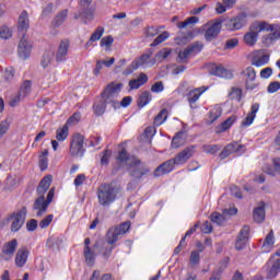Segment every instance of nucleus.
Masks as SVG:
<instances>
[{"instance_id": "obj_6", "label": "nucleus", "mask_w": 280, "mask_h": 280, "mask_svg": "<svg viewBox=\"0 0 280 280\" xmlns=\"http://www.w3.org/2000/svg\"><path fill=\"white\" fill-rule=\"evenodd\" d=\"M56 194V188H50L45 199V196H38L33 203V211H36V217L42 218L44 213H47V209H49V205H51L54 200V196Z\"/></svg>"}, {"instance_id": "obj_4", "label": "nucleus", "mask_w": 280, "mask_h": 280, "mask_svg": "<svg viewBox=\"0 0 280 280\" xmlns=\"http://www.w3.org/2000/svg\"><path fill=\"white\" fill-rule=\"evenodd\" d=\"M27 218V207L23 206L20 210H16L7 215V222L11 223V233H19L25 224Z\"/></svg>"}, {"instance_id": "obj_21", "label": "nucleus", "mask_w": 280, "mask_h": 280, "mask_svg": "<svg viewBox=\"0 0 280 280\" xmlns=\"http://www.w3.org/2000/svg\"><path fill=\"white\" fill-rule=\"evenodd\" d=\"M52 178L54 177H51V175H47L39 182V185L36 190L38 196L43 197L45 196V194H47L49 187H51Z\"/></svg>"}, {"instance_id": "obj_28", "label": "nucleus", "mask_w": 280, "mask_h": 280, "mask_svg": "<svg viewBox=\"0 0 280 280\" xmlns=\"http://www.w3.org/2000/svg\"><path fill=\"white\" fill-rule=\"evenodd\" d=\"M270 24H268L267 22H254L249 26V32H253L254 34H257V36H259L260 32H268Z\"/></svg>"}, {"instance_id": "obj_53", "label": "nucleus", "mask_w": 280, "mask_h": 280, "mask_svg": "<svg viewBox=\"0 0 280 280\" xmlns=\"http://www.w3.org/2000/svg\"><path fill=\"white\" fill-rule=\"evenodd\" d=\"M120 235H126L130 231V222L121 223L120 225L114 228Z\"/></svg>"}, {"instance_id": "obj_50", "label": "nucleus", "mask_w": 280, "mask_h": 280, "mask_svg": "<svg viewBox=\"0 0 280 280\" xmlns=\"http://www.w3.org/2000/svg\"><path fill=\"white\" fill-rule=\"evenodd\" d=\"M170 38V33L164 32L160 34L151 44V47H158V45H161V43H164V40H167Z\"/></svg>"}, {"instance_id": "obj_42", "label": "nucleus", "mask_w": 280, "mask_h": 280, "mask_svg": "<svg viewBox=\"0 0 280 280\" xmlns=\"http://www.w3.org/2000/svg\"><path fill=\"white\" fill-rule=\"evenodd\" d=\"M19 93L20 95H22V97H27V95L32 93V81L30 80L24 81L20 88Z\"/></svg>"}, {"instance_id": "obj_56", "label": "nucleus", "mask_w": 280, "mask_h": 280, "mask_svg": "<svg viewBox=\"0 0 280 280\" xmlns=\"http://www.w3.org/2000/svg\"><path fill=\"white\" fill-rule=\"evenodd\" d=\"M54 222V214H48L39 222V229H47Z\"/></svg>"}, {"instance_id": "obj_40", "label": "nucleus", "mask_w": 280, "mask_h": 280, "mask_svg": "<svg viewBox=\"0 0 280 280\" xmlns=\"http://www.w3.org/2000/svg\"><path fill=\"white\" fill-rule=\"evenodd\" d=\"M69 137V126L66 124L62 128L57 129L56 139L57 141H65Z\"/></svg>"}, {"instance_id": "obj_11", "label": "nucleus", "mask_w": 280, "mask_h": 280, "mask_svg": "<svg viewBox=\"0 0 280 280\" xmlns=\"http://www.w3.org/2000/svg\"><path fill=\"white\" fill-rule=\"evenodd\" d=\"M196 154V145L191 144L179 152L174 159H172L175 165H185L189 159Z\"/></svg>"}, {"instance_id": "obj_51", "label": "nucleus", "mask_w": 280, "mask_h": 280, "mask_svg": "<svg viewBox=\"0 0 280 280\" xmlns=\"http://www.w3.org/2000/svg\"><path fill=\"white\" fill-rule=\"evenodd\" d=\"M0 38H2V40H8L9 38H12V31H10V27L5 25L0 27Z\"/></svg>"}, {"instance_id": "obj_30", "label": "nucleus", "mask_w": 280, "mask_h": 280, "mask_svg": "<svg viewBox=\"0 0 280 280\" xmlns=\"http://www.w3.org/2000/svg\"><path fill=\"white\" fill-rule=\"evenodd\" d=\"M234 121H237V116H235V115L230 116L226 120L221 122V125L219 127H217L218 135H220L222 132H226V130H229V128H231V126H233Z\"/></svg>"}, {"instance_id": "obj_9", "label": "nucleus", "mask_w": 280, "mask_h": 280, "mask_svg": "<svg viewBox=\"0 0 280 280\" xmlns=\"http://www.w3.org/2000/svg\"><path fill=\"white\" fill-rule=\"evenodd\" d=\"M102 254V243L95 242L92 247H84L83 255L85 257V264L90 267L95 266V257Z\"/></svg>"}, {"instance_id": "obj_41", "label": "nucleus", "mask_w": 280, "mask_h": 280, "mask_svg": "<svg viewBox=\"0 0 280 280\" xmlns=\"http://www.w3.org/2000/svg\"><path fill=\"white\" fill-rule=\"evenodd\" d=\"M49 156V151L44 150L43 153L39 155V167L42 172H45L47 167L49 166V160L47 159Z\"/></svg>"}, {"instance_id": "obj_3", "label": "nucleus", "mask_w": 280, "mask_h": 280, "mask_svg": "<svg viewBox=\"0 0 280 280\" xmlns=\"http://www.w3.org/2000/svg\"><path fill=\"white\" fill-rule=\"evenodd\" d=\"M127 167L129 172V176L136 178V180H141L143 176H148L150 174V167L145 162H142L137 156H131L129 162H127Z\"/></svg>"}, {"instance_id": "obj_22", "label": "nucleus", "mask_w": 280, "mask_h": 280, "mask_svg": "<svg viewBox=\"0 0 280 280\" xmlns=\"http://www.w3.org/2000/svg\"><path fill=\"white\" fill-rule=\"evenodd\" d=\"M144 84H148V74L143 72H141L137 79L129 81V88L131 91H137V89H141Z\"/></svg>"}, {"instance_id": "obj_19", "label": "nucleus", "mask_w": 280, "mask_h": 280, "mask_svg": "<svg viewBox=\"0 0 280 280\" xmlns=\"http://www.w3.org/2000/svg\"><path fill=\"white\" fill-rule=\"evenodd\" d=\"M210 74L215 75L217 78H224L225 80H231L233 78V71L222 66H217L212 68Z\"/></svg>"}, {"instance_id": "obj_2", "label": "nucleus", "mask_w": 280, "mask_h": 280, "mask_svg": "<svg viewBox=\"0 0 280 280\" xmlns=\"http://www.w3.org/2000/svg\"><path fill=\"white\" fill-rule=\"evenodd\" d=\"M120 191L121 188L115 184H101L96 191L98 205L102 207H110V205L117 200V196H119Z\"/></svg>"}, {"instance_id": "obj_32", "label": "nucleus", "mask_w": 280, "mask_h": 280, "mask_svg": "<svg viewBox=\"0 0 280 280\" xmlns=\"http://www.w3.org/2000/svg\"><path fill=\"white\" fill-rule=\"evenodd\" d=\"M120 235L121 234L115 228H110L107 231V236H106L107 244H109V246L115 245L116 242L119 240Z\"/></svg>"}, {"instance_id": "obj_18", "label": "nucleus", "mask_w": 280, "mask_h": 280, "mask_svg": "<svg viewBox=\"0 0 280 280\" xmlns=\"http://www.w3.org/2000/svg\"><path fill=\"white\" fill-rule=\"evenodd\" d=\"M174 165H176V163L174 162L173 159L162 163L160 166L155 168L153 176L155 178H159L161 176H165V174H170V172L174 170Z\"/></svg>"}, {"instance_id": "obj_1", "label": "nucleus", "mask_w": 280, "mask_h": 280, "mask_svg": "<svg viewBox=\"0 0 280 280\" xmlns=\"http://www.w3.org/2000/svg\"><path fill=\"white\" fill-rule=\"evenodd\" d=\"M222 25H224L225 30H229V32H237V30H242V27L246 25V14L242 13L233 19L219 18L206 23L202 26V31L207 43H211L220 36Z\"/></svg>"}, {"instance_id": "obj_59", "label": "nucleus", "mask_w": 280, "mask_h": 280, "mask_svg": "<svg viewBox=\"0 0 280 280\" xmlns=\"http://www.w3.org/2000/svg\"><path fill=\"white\" fill-rule=\"evenodd\" d=\"M38 229V220L31 219L26 222V231L34 232Z\"/></svg>"}, {"instance_id": "obj_36", "label": "nucleus", "mask_w": 280, "mask_h": 280, "mask_svg": "<svg viewBox=\"0 0 280 280\" xmlns=\"http://www.w3.org/2000/svg\"><path fill=\"white\" fill-rule=\"evenodd\" d=\"M47 244L49 248H51V250H60V248L62 247V237L51 236L50 238H48Z\"/></svg>"}, {"instance_id": "obj_61", "label": "nucleus", "mask_w": 280, "mask_h": 280, "mask_svg": "<svg viewBox=\"0 0 280 280\" xmlns=\"http://www.w3.org/2000/svg\"><path fill=\"white\" fill-rule=\"evenodd\" d=\"M156 34H159V28H156L154 26L148 27L144 32V35L147 38H154V36H156Z\"/></svg>"}, {"instance_id": "obj_20", "label": "nucleus", "mask_w": 280, "mask_h": 280, "mask_svg": "<svg viewBox=\"0 0 280 280\" xmlns=\"http://www.w3.org/2000/svg\"><path fill=\"white\" fill-rule=\"evenodd\" d=\"M28 256H30V250L27 249V247H23L19 249L15 256V266H18V268H23V266L27 264Z\"/></svg>"}, {"instance_id": "obj_27", "label": "nucleus", "mask_w": 280, "mask_h": 280, "mask_svg": "<svg viewBox=\"0 0 280 280\" xmlns=\"http://www.w3.org/2000/svg\"><path fill=\"white\" fill-rule=\"evenodd\" d=\"M205 93V90L198 88L192 91H190L187 95L188 104H190V108H196L194 104L197 103L198 100H200V95Z\"/></svg>"}, {"instance_id": "obj_24", "label": "nucleus", "mask_w": 280, "mask_h": 280, "mask_svg": "<svg viewBox=\"0 0 280 280\" xmlns=\"http://www.w3.org/2000/svg\"><path fill=\"white\" fill-rule=\"evenodd\" d=\"M259 110V103H254L252 105L250 112L247 114L245 119L242 121V126H250L253 121H255V117H257V112Z\"/></svg>"}, {"instance_id": "obj_7", "label": "nucleus", "mask_w": 280, "mask_h": 280, "mask_svg": "<svg viewBox=\"0 0 280 280\" xmlns=\"http://www.w3.org/2000/svg\"><path fill=\"white\" fill-rule=\"evenodd\" d=\"M86 149L84 148V136L74 133L70 140L69 154L74 159H82Z\"/></svg>"}, {"instance_id": "obj_15", "label": "nucleus", "mask_w": 280, "mask_h": 280, "mask_svg": "<svg viewBox=\"0 0 280 280\" xmlns=\"http://www.w3.org/2000/svg\"><path fill=\"white\" fill-rule=\"evenodd\" d=\"M249 235H250V226L244 225L236 237V243H235L236 250H244L246 243L248 242Z\"/></svg>"}, {"instance_id": "obj_23", "label": "nucleus", "mask_w": 280, "mask_h": 280, "mask_svg": "<svg viewBox=\"0 0 280 280\" xmlns=\"http://www.w3.org/2000/svg\"><path fill=\"white\" fill-rule=\"evenodd\" d=\"M253 218L257 224H261L266 220V205L264 202H260L258 207L254 208Z\"/></svg>"}, {"instance_id": "obj_54", "label": "nucleus", "mask_w": 280, "mask_h": 280, "mask_svg": "<svg viewBox=\"0 0 280 280\" xmlns=\"http://www.w3.org/2000/svg\"><path fill=\"white\" fill-rule=\"evenodd\" d=\"M138 69L139 65L136 61H132L131 65L124 70L122 74L132 75V73H135V71H137Z\"/></svg>"}, {"instance_id": "obj_39", "label": "nucleus", "mask_w": 280, "mask_h": 280, "mask_svg": "<svg viewBox=\"0 0 280 280\" xmlns=\"http://www.w3.org/2000/svg\"><path fill=\"white\" fill-rule=\"evenodd\" d=\"M202 152L206 154H215L222 150V144H203L201 147Z\"/></svg>"}, {"instance_id": "obj_31", "label": "nucleus", "mask_w": 280, "mask_h": 280, "mask_svg": "<svg viewBox=\"0 0 280 280\" xmlns=\"http://www.w3.org/2000/svg\"><path fill=\"white\" fill-rule=\"evenodd\" d=\"M16 246H19L16 238L5 243L2 247L3 255L12 256L14 253H16Z\"/></svg>"}, {"instance_id": "obj_17", "label": "nucleus", "mask_w": 280, "mask_h": 280, "mask_svg": "<svg viewBox=\"0 0 280 280\" xmlns=\"http://www.w3.org/2000/svg\"><path fill=\"white\" fill-rule=\"evenodd\" d=\"M30 30V15L27 11H22L18 19V32L19 36H25Z\"/></svg>"}, {"instance_id": "obj_45", "label": "nucleus", "mask_w": 280, "mask_h": 280, "mask_svg": "<svg viewBox=\"0 0 280 280\" xmlns=\"http://www.w3.org/2000/svg\"><path fill=\"white\" fill-rule=\"evenodd\" d=\"M188 52L191 55L200 54L202 51V43L200 42H195L190 44L187 48Z\"/></svg>"}, {"instance_id": "obj_64", "label": "nucleus", "mask_w": 280, "mask_h": 280, "mask_svg": "<svg viewBox=\"0 0 280 280\" xmlns=\"http://www.w3.org/2000/svg\"><path fill=\"white\" fill-rule=\"evenodd\" d=\"M110 159V151L106 150L103 153V156L101 159V164L103 165H108Z\"/></svg>"}, {"instance_id": "obj_10", "label": "nucleus", "mask_w": 280, "mask_h": 280, "mask_svg": "<svg viewBox=\"0 0 280 280\" xmlns=\"http://www.w3.org/2000/svg\"><path fill=\"white\" fill-rule=\"evenodd\" d=\"M244 152H246V147L234 141L224 147L219 154V159L224 161V159H229L231 154H244Z\"/></svg>"}, {"instance_id": "obj_44", "label": "nucleus", "mask_w": 280, "mask_h": 280, "mask_svg": "<svg viewBox=\"0 0 280 280\" xmlns=\"http://www.w3.org/2000/svg\"><path fill=\"white\" fill-rule=\"evenodd\" d=\"M167 119V109H162L154 119V126H161Z\"/></svg>"}, {"instance_id": "obj_49", "label": "nucleus", "mask_w": 280, "mask_h": 280, "mask_svg": "<svg viewBox=\"0 0 280 280\" xmlns=\"http://www.w3.org/2000/svg\"><path fill=\"white\" fill-rule=\"evenodd\" d=\"M189 56H191V55L187 48L184 49L183 51H179L178 57H177V62H180V63L189 62Z\"/></svg>"}, {"instance_id": "obj_58", "label": "nucleus", "mask_w": 280, "mask_h": 280, "mask_svg": "<svg viewBox=\"0 0 280 280\" xmlns=\"http://www.w3.org/2000/svg\"><path fill=\"white\" fill-rule=\"evenodd\" d=\"M190 264L191 266H198V264H200V253L198 250L190 253Z\"/></svg>"}, {"instance_id": "obj_57", "label": "nucleus", "mask_w": 280, "mask_h": 280, "mask_svg": "<svg viewBox=\"0 0 280 280\" xmlns=\"http://www.w3.org/2000/svg\"><path fill=\"white\" fill-rule=\"evenodd\" d=\"M113 43H115V38L113 35L105 36L101 39V47H112Z\"/></svg>"}, {"instance_id": "obj_62", "label": "nucleus", "mask_w": 280, "mask_h": 280, "mask_svg": "<svg viewBox=\"0 0 280 280\" xmlns=\"http://www.w3.org/2000/svg\"><path fill=\"white\" fill-rule=\"evenodd\" d=\"M280 90V82L279 81H273L269 83L267 88V93H277V91Z\"/></svg>"}, {"instance_id": "obj_46", "label": "nucleus", "mask_w": 280, "mask_h": 280, "mask_svg": "<svg viewBox=\"0 0 280 280\" xmlns=\"http://www.w3.org/2000/svg\"><path fill=\"white\" fill-rule=\"evenodd\" d=\"M130 159H132V156H130L128 154V151H126L125 148H121L120 151H118V156H117V161H120L121 163H130Z\"/></svg>"}, {"instance_id": "obj_5", "label": "nucleus", "mask_w": 280, "mask_h": 280, "mask_svg": "<svg viewBox=\"0 0 280 280\" xmlns=\"http://www.w3.org/2000/svg\"><path fill=\"white\" fill-rule=\"evenodd\" d=\"M121 89H124V84L112 82L102 92L101 97L106 100V102H108L113 108H117L119 106V101H117V97L119 96V93H121Z\"/></svg>"}, {"instance_id": "obj_14", "label": "nucleus", "mask_w": 280, "mask_h": 280, "mask_svg": "<svg viewBox=\"0 0 280 280\" xmlns=\"http://www.w3.org/2000/svg\"><path fill=\"white\" fill-rule=\"evenodd\" d=\"M71 47V42L69 39H62L58 46L56 52V62H67V57L69 56V48Z\"/></svg>"}, {"instance_id": "obj_26", "label": "nucleus", "mask_w": 280, "mask_h": 280, "mask_svg": "<svg viewBox=\"0 0 280 280\" xmlns=\"http://www.w3.org/2000/svg\"><path fill=\"white\" fill-rule=\"evenodd\" d=\"M107 104H110V103H108V101H106V98L101 96L100 101L95 102L93 105L94 114L97 115V117L104 115V113H106Z\"/></svg>"}, {"instance_id": "obj_52", "label": "nucleus", "mask_w": 280, "mask_h": 280, "mask_svg": "<svg viewBox=\"0 0 280 280\" xmlns=\"http://www.w3.org/2000/svg\"><path fill=\"white\" fill-rule=\"evenodd\" d=\"M102 36H104V27L103 26H98L96 27V30L94 31V33L91 35V40H93L94 43L100 40V38H102Z\"/></svg>"}, {"instance_id": "obj_48", "label": "nucleus", "mask_w": 280, "mask_h": 280, "mask_svg": "<svg viewBox=\"0 0 280 280\" xmlns=\"http://www.w3.org/2000/svg\"><path fill=\"white\" fill-rule=\"evenodd\" d=\"M210 220H211V222H213V224H218V226H222V224H224V215H222L218 212H213L210 215Z\"/></svg>"}, {"instance_id": "obj_12", "label": "nucleus", "mask_w": 280, "mask_h": 280, "mask_svg": "<svg viewBox=\"0 0 280 280\" xmlns=\"http://www.w3.org/2000/svg\"><path fill=\"white\" fill-rule=\"evenodd\" d=\"M94 16H95V10L91 8V4L80 3L78 14L74 15V19L75 20L81 19V21L86 23V21H93Z\"/></svg>"}, {"instance_id": "obj_33", "label": "nucleus", "mask_w": 280, "mask_h": 280, "mask_svg": "<svg viewBox=\"0 0 280 280\" xmlns=\"http://www.w3.org/2000/svg\"><path fill=\"white\" fill-rule=\"evenodd\" d=\"M150 102H152V94H150V91H144L140 94L137 104L139 108H143L148 106Z\"/></svg>"}, {"instance_id": "obj_60", "label": "nucleus", "mask_w": 280, "mask_h": 280, "mask_svg": "<svg viewBox=\"0 0 280 280\" xmlns=\"http://www.w3.org/2000/svg\"><path fill=\"white\" fill-rule=\"evenodd\" d=\"M165 90V86L163 85L162 81H158L155 82L152 86H151V92L152 93H163V91Z\"/></svg>"}, {"instance_id": "obj_43", "label": "nucleus", "mask_w": 280, "mask_h": 280, "mask_svg": "<svg viewBox=\"0 0 280 280\" xmlns=\"http://www.w3.org/2000/svg\"><path fill=\"white\" fill-rule=\"evenodd\" d=\"M150 58H152V52H147L133 60V62H137L138 68L143 67V65H150Z\"/></svg>"}, {"instance_id": "obj_16", "label": "nucleus", "mask_w": 280, "mask_h": 280, "mask_svg": "<svg viewBox=\"0 0 280 280\" xmlns=\"http://www.w3.org/2000/svg\"><path fill=\"white\" fill-rule=\"evenodd\" d=\"M268 264L271 265V268L268 271V279H275L280 272V249L270 257Z\"/></svg>"}, {"instance_id": "obj_63", "label": "nucleus", "mask_w": 280, "mask_h": 280, "mask_svg": "<svg viewBox=\"0 0 280 280\" xmlns=\"http://www.w3.org/2000/svg\"><path fill=\"white\" fill-rule=\"evenodd\" d=\"M270 75H272V68H265L260 71V78H262V80H268Z\"/></svg>"}, {"instance_id": "obj_35", "label": "nucleus", "mask_w": 280, "mask_h": 280, "mask_svg": "<svg viewBox=\"0 0 280 280\" xmlns=\"http://www.w3.org/2000/svg\"><path fill=\"white\" fill-rule=\"evenodd\" d=\"M268 32H271L268 35V40H279L280 38V25L279 24H269Z\"/></svg>"}, {"instance_id": "obj_55", "label": "nucleus", "mask_w": 280, "mask_h": 280, "mask_svg": "<svg viewBox=\"0 0 280 280\" xmlns=\"http://www.w3.org/2000/svg\"><path fill=\"white\" fill-rule=\"evenodd\" d=\"M269 60L270 56L262 55L258 60L254 61L253 65L254 67H264V65H268Z\"/></svg>"}, {"instance_id": "obj_25", "label": "nucleus", "mask_w": 280, "mask_h": 280, "mask_svg": "<svg viewBox=\"0 0 280 280\" xmlns=\"http://www.w3.org/2000/svg\"><path fill=\"white\" fill-rule=\"evenodd\" d=\"M67 16H69V10L65 9L56 14V16L51 21V27H60L66 21Z\"/></svg>"}, {"instance_id": "obj_37", "label": "nucleus", "mask_w": 280, "mask_h": 280, "mask_svg": "<svg viewBox=\"0 0 280 280\" xmlns=\"http://www.w3.org/2000/svg\"><path fill=\"white\" fill-rule=\"evenodd\" d=\"M258 38H259V35L249 31L244 35L243 40H244L245 45H247L248 47H253V45H255L257 43Z\"/></svg>"}, {"instance_id": "obj_29", "label": "nucleus", "mask_w": 280, "mask_h": 280, "mask_svg": "<svg viewBox=\"0 0 280 280\" xmlns=\"http://www.w3.org/2000/svg\"><path fill=\"white\" fill-rule=\"evenodd\" d=\"M275 246V231L270 230L262 244V253H270Z\"/></svg>"}, {"instance_id": "obj_13", "label": "nucleus", "mask_w": 280, "mask_h": 280, "mask_svg": "<svg viewBox=\"0 0 280 280\" xmlns=\"http://www.w3.org/2000/svg\"><path fill=\"white\" fill-rule=\"evenodd\" d=\"M21 40L18 45V55L22 60H27L32 56V43L27 40L25 36H21Z\"/></svg>"}, {"instance_id": "obj_47", "label": "nucleus", "mask_w": 280, "mask_h": 280, "mask_svg": "<svg viewBox=\"0 0 280 280\" xmlns=\"http://www.w3.org/2000/svg\"><path fill=\"white\" fill-rule=\"evenodd\" d=\"M229 97H231V100H236V102H242V89L232 88L231 92L229 93Z\"/></svg>"}, {"instance_id": "obj_8", "label": "nucleus", "mask_w": 280, "mask_h": 280, "mask_svg": "<svg viewBox=\"0 0 280 280\" xmlns=\"http://www.w3.org/2000/svg\"><path fill=\"white\" fill-rule=\"evenodd\" d=\"M241 77L244 81L246 91H255V89L259 88V82H257V71H255V68L247 67L245 70H242Z\"/></svg>"}, {"instance_id": "obj_34", "label": "nucleus", "mask_w": 280, "mask_h": 280, "mask_svg": "<svg viewBox=\"0 0 280 280\" xmlns=\"http://www.w3.org/2000/svg\"><path fill=\"white\" fill-rule=\"evenodd\" d=\"M56 56V52L54 50H46L44 55L42 56L40 65L43 69H47L49 65H51V60H54V57Z\"/></svg>"}, {"instance_id": "obj_38", "label": "nucleus", "mask_w": 280, "mask_h": 280, "mask_svg": "<svg viewBox=\"0 0 280 280\" xmlns=\"http://www.w3.org/2000/svg\"><path fill=\"white\" fill-rule=\"evenodd\" d=\"M228 266H229V260H223L220 267L213 271L210 280H220L222 277V273L224 272V270H226Z\"/></svg>"}]
</instances>
